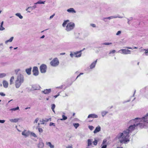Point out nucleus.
Instances as JSON below:
<instances>
[{
	"label": "nucleus",
	"mask_w": 148,
	"mask_h": 148,
	"mask_svg": "<svg viewBox=\"0 0 148 148\" xmlns=\"http://www.w3.org/2000/svg\"><path fill=\"white\" fill-rule=\"evenodd\" d=\"M138 118L130 120L128 124L130 125L128 129L124 131L122 133H120L117 136V138L119 140L121 143H126L130 141V133L132 132L135 127L139 124V122L137 121Z\"/></svg>",
	"instance_id": "f257e3e1"
},
{
	"label": "nucleus",
	"mask_w": 148,
	"mask_h": 148,
	"mask_svg": "<svg viewBox=\"0 0 148 148\" xmlns=\"http://www.w3.org/2000/svg\"><path fill=\"white\" fill-rule=\"evenodd\" d=\"M24 81L23 76L21 74L18 75L17 79L15 82V85L17 88H19Z\"/></svg>",
	"instance_id": "f03ea898"
},
{
	"label": "nucleus",
	"mask_w": 148,
	"mask_h": 148,
	"mask_svg": "<svg viewBox=\"0 0 148 148\" xmlns=\"http://www.w3.org/2000/svg\"><path fill=\"white\" fill-rule=\"evenodd\" d=\"M75 24L73 23H70L67 24L66 26V30L69 32L72 30L74 27Z\"/></svg>",
	"instance_id": "7ed1b4c3"
},
{
	"label": "nucleus",
	"mask_w": 148,
	"mask_h": 148,
	"mask_svg": "<svg viewBox=\"0 0 148 148\" xmlns=\"http://www.w3.org/2000/svg\"><path fill=\"white\" fill-rule=\"evenodd\" d=\"M137 118L138 119H137V121H138V122H139V125L140 124V122L148 123V113H147L145 116L141 119L138 118Z\"/></svg>",
	"instance_id": "20e7f679"
},
{
	"label": "nucleus",
	"mask_w": 148,
	"mask_h": 148,
	"mask_svg": "<svg viewBox=\"0 0 148 148\" xmlns=\"http://www.w3.org/2000/svg\"><path fill=\"white\" fill-rule=\"evenodd\" d=\"M50 64L51 65H58L59 64V60L57 58H55L50 62Z\"/></svg>",
	"instance_id": "39448f33"
},
{
	"label": "nucleus",
	"mask_w": 148,
	"mask_h": 148,
	"mask_svg": "<svg viewBox=\"0 0 148 148\" xmlns=\"http://www.w3.org/2000/svg\"><path fill=\"white\" fill-rule=\"evenodd\" d=\"M121 51L122 52L121 53L124 54H127L131 53V51L128 49H122L120 50L119 52H121Z\"/></svg>",
	"instance_id": "423d86ee"
},
{
	"label": "nucleus",
	"mask_w": 148,
	"mask_h": 148,
	"mask_svg": "<svg viewBox=\"0 0 148 148\" xmlns=\"http://www.w3.org/2000/svg\"><path fill=\"white\" fill-rule=\"evenodd\" d=\"M30 131H27L26 130H24L22 133V134L25 136L27 137L30 135Z\"/></svg>",
	"instance_id": "0eeeda50"
},
{
	"label": "nucleus",
	"mask_w": 148,
	"mask_h": 148,
	"mask_svg": "<svg viewBox=\"0 0 148 148\" xmlns=\"http://www.w3.org/2000/svg\"><path fill=\"white\" fill-rule=\"evenodd\" d=\"M46 65H41L40 67V71L42 73H45L46 71Z\"/></svg>",
	"instance_id": "6e6552de"
},
{
	"label": "nucleus",
	"mask_w": 148,
	"mask_h": 148,
	"mask_svg": "<svg viewBox=\"0 0 148 148\" xmlns=\"http://www.w3.org/2000/svg\"><path fill=\"white\" fill-rule=\"evenodd\" d=\"M38 145V147L39 148H43L44 147V144L42 142V139L41 138L39 139V143Z\"/></svg>",
	"instance_id": "1a4fd4ad"
},
{
	"label": "nucleus",
	"mask_w": 148,
	"mask_h": 148,
	"mask_svg": "<svg viewBox=\"0 0 148 148\" xmlns=\"http://www.w3.org/2000/svg\"><path fill=\"white\" fill-rule=\"evenodd\" d=\"M84 48L83 50H82L79 51H77L76 52H74L75 54V57H79L81 56L82 53L81 52L84 49Z\"/></svg>",
	"instance_id": "9d476101"
},
{
	"label": "nucleus",
	"mask_w": 148,
	"mask_h": 148,
	"mask_svg": "<svg viewBox=\"0 0 148 148\" xmlns=\"http://www.w3.org/2000/svg\"><path fill=\"white\" fill-rule=\"evenodd\" d=\"M49 120L51 121V119L49 118V119H46L45 120H44L43 119H42L40 121V123H38V125H39L40 124H44L45 122H47L49 121Z\"/></svg>",
	"instance_id": "9b49d317"
},
{
	"label": "nucleus",
	"mask_w": 148,
	"mask_h": 148,
	"mask_svg": "<svg viewBox=\"0 0 148 148\" xmlns=\"http://www.w3.org/2000/svg\"><path fill=\"white\" fill-rule=\"evenodd\" d=\"M32 72L34 75L35 76L37 75V67L34 66V67Z\"/></svg>",
	"instance_id": "f8f14e48"
},
{
	"label": "nucleus",
	"mask_w": 148,
	"mask_h": 148,
	"mask_svg": "<svg viewBox=\"0 0 148 148\" xmlns=\"http://www.w3.org/2000/svg\"><path fill=\"white\" fill-rule=\"evenodd\" d=\"M67 11L68 12L71 13H75L76 12V11L73 8H71L68 9Z\"/></svg>",
	"instance_id": "ddd939ff"
},
{
	"label": "nucleus",
	"mask_w": 148,
	"mask_h": 148,
	"mask_svg": "<svg viewBox=\"0 0 148 148\" xmlns=\"http://www.w3.org/2000/svg\"><path fill=\"white\" fill-rule=\"evenodd\" d=\"M98 116L95 114H91L88 115V118H98Z\"/></svg>",
	"instance_id": "4468645a"
},
{
	"label": "nucleus",
	"mask_w": 148,
	"mask_h": 148,
	"mask_svg": "<svg viewBox=\"0 0 148 148\" xmlns=\"http://www.w3.org/2000/svg\"><path fill=\"white\" fill-rule=\"evenodd\" d=\"M51 92V89H46L42 91L45 94H48L50 93Z\"/></svg>",
	"instance_id": "2eb2a0df"
},
{
	"label": "nucleus",
	"mask_w": 148,
	"mask_h": 148,
	"mask_svg": "<svg viewBox=\"0 0 148 148\" xmlns=\"http://www.w3.org/2000/svg\"><path fill=\"white\" fill-rule=\"evenodd\" d=\"M123 17L122 16H113L108 17H106V18L107 19H112L113 18H123Z\"/></svg>",
	"instance_id": "dca6fc26"
},
{
	"label": "nucleus",
	"mask_w": 148,
	"mask_h": 148,
	"mask_svg": "<svg viewBox=\"0 0 148 148\" xmlns=\"http://www.w3.org/2000/svg\"><path fill=\"white\" fill-rule=\"evenodd\" d=\"M100 130L101 127L99 126H98L96 127L95 130L94 131V133L95 134L97 132H99L100 131Z\"/></svg>",
	"instance_id": "f3484780"
},
{
	"label": "nucleus",
	"mask_w": 148,
	"mask_h": 148,
	"mask_svg": "<svg viewBox=\"0 0 148 148\" xmlns=\"http://www.w3.org/2000/svg\"><path fill=\"white\" fill-rule=\"evenodd\" d=\"M3 86L5 88H7L8 86V83L5 80H4L3 82Z\"/></svg>",
	"instance_id": "a211bd4d"
},
{
	"label": "nucleus",
	"mask_w": 148,
	"mask_h": 148,
	"mask_svg": "<svg viewBox=\"0 0 148 148\" xmlns=\"http://www.w3.org/2000/svg\"><path fill=\"white\" fill-rule=\"evenodd\" d=\"M31 67L26 69L25 71L28 75H30L31 74Z\"/></svg>",
	"instance_id": "6ab92c4d"
},
{
	"label": "nucleus",
	"mask_w": 148,
	"mask_h": 148,
	"mask_svg": "<svg viewBox=\"0 0 148 148\" xmlns=\"http://www.w3.org/2000/svg\"><path fill=\"white\" fill-rule=\"evenodd\" d=\"M46 144L50 148H54V145H52L50 142H46Z\"/></svg>",
	"instance_id": "aec40b11"
},
{
	"label": "nucleus",
	"mask_w": 148,
	"mask_h": 148,
	"mask_svg": "<svg viewBox=\"0 0 148 148\" xmlns=\"http://www.w3.org/2000/svg\"><path fill=\"white\" fill-rule=\"evenodd\" d=\"M95 65H90L89 66V67H88V68L86 69V70L90 71H91V70L95 68Z\"/></svg>",
	"instance_id": "412c9836"
},
{
	"label": "nucleus",
	"mask_w": 148,
	"mask_h": 148,
	"mask_svg": "<svg viewBox=\"0 0 148 148\" xmlns=\"http://www.w3.org/2000/svg\"><path fill=\"white\" fill-rule=\"evenodd\" d=\"M19 119H10V121L12 122L16 123L19 120Z\"/></svg>",
	"instance_id": "4be33fe9"
},
{
	"label": "nucleus",
	"mask_w": 148,
	"mask_h": 148,
	"mask_svg": "<svg viewBox=\"0 0 148 148\" xmlns=\"http://www.w3.org/2000/svg\"><path fill=\"white\" fill-rule=\"evenodd\" d=\"M14 38V37H12L11 38L8 40L6 41L5 42V43L6 44L8 42H11L12 41V40Z\"/></svg>",
	"instance_id": "5701e85b"
},
{
	"label": "nucleus",
	"mask_w": 148,
	"mask_h": 148,
	"mask_svg": "<svg viewBox=\"0 0 148 148\" xmlns=\"http://www.w3.org/2000/svg\"><path fill=\"white\" fill-rule=\"evenodd\" d=\"M69 20L64 21L62 24V26L64 27L66 26V25L67 23V22H69Z\"/></svg>",
	"instance_id": "b1692460"
},
{
	"label": "nucleus",
	"mask_w": 148,
	"mask_h": 148,
	"mask_svg": "<svg viewBox=\"0 0 148 148\" xmlns=\"http://www.w3.org/2000/svg\"><path fill=\"white\" fill-rule=\"evenodd\" d=\"M145 51V52L144 53L145 54V55L146 56L148 55V49H144L141 50V51Z\"/></svg>",
	"instance_id": "393cba45"
},
{
	"label": "nucleus",
	"mask_w": 148,
	"mask_h": 148,
	"mask_svg": "<svg viewBox=\"0 0 148 148\" xmlns=\"http://www.w3.org/2000/svg\"><path fill=\"white\" fill-rule=\"evenodd\" d=\"M15 15L18 17L20 18L21 19L23 18V16L21 15V14L20 13H17Z\"/></svg>",
	"instance_id": "a878e982"
},
{
	"label": "nucleus",
	"mask_w": 148,
	"mask_h": 148,
	"mask_svg": "<svg viewBox=\"0 0 148 148\" xmlns=\"http://www.w3.org/2000/svg\"><path fill=\"white\" fill-rule=\"evenodd\" d=\"M108 113V112L106 111H103L101 112L102 116L103 117L104 116L107 114Z\"/></svg>",
	"instance_id": "bb28decb"
},
{
	"label": "nucleus",
	"mask_w": 148,
	"mask_h": 148,
	"mask_svg": "<svg viewBox=\"0 0 148 148\" xmlns=\"http://www.w3.org/2000/svg\"><path fill=\"white\" fill-rule=\"evenodd\" d=\"M92 140L91 139H88V146H90L92 145Z\"/></svg>",
	"instance_id": "cd10ccee"
},
{
	"label": "nucleus",
	"mask_w": 148,
	"mask_h": 148,
	"mask_svg": "<svg viewBox=\"0 0 148 148\" xmlns=\"http://www.w3.org/2000/svg\"><path fill=\"white\" fill-rule=\"evenodd\" d=\"M14 79V76H12L10 80V85L12 84L13 83V81Z\"/></svg>",
	"instance_id": "c85d7f7f"
},
{
	"label": "nucleus",
	"mask_w": 148,
	"mask_h": 148,
	"mask_svg": "<svg viewBox=\"0 0 148 148\" xmlns=\"http://www.w3.org/2000/svg\"><path fill=\"white\" fill-rule=\"evenodd\" d=\"M19 109V107L18 106L16 108H11L10 110V111H15L17 110H18Z\"/></svg>",
	"instance_id": "c756f323"
},
{
	"label": "nucleus",
	"mask_w": 148,
	"mask_h": 148,
	"mask_svg": "<svg viewBox=\"0 0 148 148\" xmlns=\"http://www.w3.org/2000/svg\"><path fill=\"white\" fill-rule=\"evenodd\" d=\"M30 8H29V10L30 11H32V10L35 9L36 8V5H34L32 7H29Z\"/></svg>",
	"instance_id": "7c9ffc66"
},
{
	"label": "nucleus",
	"mask_w": 148,
	"mask_h": 148,
	"mask_svg": "<svg viewBox=\"0 0 148 148\" xmlns=\"http://www.w3.org/2000/svg\"><path fill=\"white\" fill-rule=\"evenodd\" d=\"M112 42H104L103 43H102L101 44L102 45H112Z\"/></svg>",
	"instance_id": "2f4dec72"
},
{
	"label": "nucleus",
	"mask_w": 148,
	"mask_h": 148,
	"mask_svg": "<svg viewBox=\"0 0 148 148\" xmlns=\"http://www.w3.org/2000/svg\"><path fill=\"white\" fill-rule=\"evenodd\" d=\"M62 119H61V120H66L67 118L66 116H65L64 114H63L62 116Z\"/></svg>",
	"instance_id": "473e14b6"
},
{
	"label": "nucleus",
	"mask_w": 148,
	"mask_h": 148,
	"mask_svg": "<svg viewBox=\"0 0 148 148\" xmlns=\"http://www.w3.org/2000/svg\"><path fill=\"white\" fill-rule=\"evenodd\" d=\"M51 108L52 111L54 112H55V111H54V108H55V107H56L55 105L54 104H52L51 105Z\"/></svg>",
	"instance_id": "72a5a7b5"
},
{
	"label": "nucleus",
	"mask_w": 148,
	"mask_h": 148,
	"mask_svg": "<svg viewBox=\"0 0 148 148\" xmlns=\"http://www.w3.org/2000/svg\"><path fill=\"white\" fill-rule=\"evenodd\" d=\"M30 135H31L34 137H36V135L34 133L30 131Z\"/></svg>",
	"instance_id": "f704fd0d"
},
{
	"label": "nucleus",
	"mask_w": 148,
	"mask_h": 148,
	"mask_svg": "<svg viewBox=\"0 0 148 148\" xmlns=\"http://www.w3.org/2000/svg\"><path fill=\"white\" fill-rule=\"evenodd\" d=\"M6 75L5 73H0V78H3L6 76Z\"/></svg>",
	"instance_id": "c9c22d12"
},
{
	"label": "nucleus",
	"mask_w": 148,
	"mask_h": 148,
	"mask_svg": "<svg viewBox=\"0 0 148 148\" xmlns=\"http://www.w3.org/2000/svg\"><path fill=\"white\" fill-rule=\"evenodd\" d=\"M74 52H74L73 53L72 52H70L71 53H70V55L71 57V58H73V57L74 56H75V54H74Z\"/></svg>",
	"instance_id": "e433bc0d"
},
{
	"label": "nucleus",
	"mask_w": 148,
	"mask_h": 148,
	"mask_svg": "<svg viewBox=\"0 0 148 148\" xmlns=\"http://www.w3.org/2000/svg\"><path fill=\"white\" fill-rule=\"evenodd\" d=\"M73 126L75 127L76 129L77 128V127L79 126V124L78 123H73Z\"/></svg>",
	"instance_id": "4c0bfd02"
},
{
	"label": "nucleus",
	"mask_w": 148,
	"mask_h": 148,
	"mask_svg": "<svg viewBox=\"0 0 148 148\" xmlns=\"http://www.w3.org/2000/svg\"><path fill=\"white\" fill-rule=\"evenodd\" d=\"M45 1H42L41 0H39L38 1V4H44L45 3Z\"/></svg>",
	"instance_id": "58836bf2"
},
{
	"label": "nucleus",
	"mask_w": 148,
	"mask_h": 148,
	"mask_svg": "<svg viewBox=\"0 0 148 148\" xmlns=\"http://www.w3.org/2000/svg\"><path fill=\"white\" fill-rule=\"evenodd\" d=\"M38 130L39 132L40 133V134H41V133H42L43 131L42 129L40 128H38Z\"/></svg>",
	"instance_id": "ea45409f"
},
{
	"label": "nucleus",
	"mask_w": 148,
	"mask_h": 148,
	"mask_svg": "<svg viewBox=\"0 0 148 148\" xmlns=\"http://www.w3.org/2000/svg\"><path fill=\"white\" fill-rule=\"evenodd\" d=\"M94 145H97V141L96 140H95L93 142Z\"/></svg>",
	"instance_id": "a19ab883"
},
{
	"label": "nucleus",
	"mask_w": 148,
	"mask_h": 148,
	"mask_svg": "<svg viewBox=\"0 0 148 148\" xmlns=\"http://www.w3.org/2000/svg\"><path fill=\"white\" fill-rule=\"evenodd\" d=\"M89 128L91 130H92L94 129V127L92 126H88Z\"/></svg>",
	"instance_id": "79ce46f5"
},
{
	"label": "nucleus",
	"mask_w": 148,
	"mask_h": 148,
	"mask_svg": "<svg viewBox=\"0 0 148 148\" xmlns=\"http://www.w3.org/2000/svg\"><path fill=\"white\" fill-rule=\"evenodd\" d=\"M127 23L129 25H130V21L132 20V18H131L130 19L127 18Z\"/></svg>",
	"instance_id": "37998d69"
},
{
	"label": "nucleus",
	"mask_w": 148,
	"mask_h": 148,
	"mask_svg": "<svg viewBox=\"0 0 148 148\" xmlns=\"http://www.w3.org/2000/svg\"><path fill=\"white\" fill-rule=\"evenodd\" d=\"M5 29V28L3 27V25H1L0 30L2 31Z\"/></svg>",
	"instance_id": "c03bdc74"
},
{
	"label": "nucleus",
	"mask_w": 148,
	"mask_h": 148,
	"mask_svg": "<svg viewBox=\"0 0 148 148\" xmlns=\"http://www.w3.org/2000/svg\"><path fill=\"white\" fill-rule=\"evenodd\" d=\"M106 142V139H104L103 140L102 144L101 145V146L103 145H106L105 144Z\"/></svg>",
	"instance_id": "a18cd8bd"
},
{
	"label": "nucleus",
	"mask_w": 148,
	"mask_h": 148,
	"mask_svg": "<svg viewBox=\"0 0 148 148\" xmlns=\"http://www.w3.org/2000/svg\"><path fill=\"white\" fill-rule=\"evenodd\" d=\"M97 60H96L95 61L93 62L91 64V65H95L96 64L97 62Z\"/></svg>",
	"instance_id": "49530a36"
},
{
	"label": "nucleus",
	"mask_w": 148,
	"mask_h": 148,
	"mask_svg": "<svg viewBox=\"0 0 148 148\" xmlns=\"http://www.w3.org/2000/svg\"><path fill=\"white\" fill-rule=\"evenodd\" d=\"M0 95L1 96H4L5 95V94L2 92H0Z\"/></svg>",
	"instance_id": "de8ad7c7"
},
{
	"label": "nucleus",
	"mask_w": 148,
	"mask_h": 148,
	"mask_svg": "<svg viewBox=\"0 0 148 148\" xmlns=\"http://www.w3.org/2000/svg\"><path fill=\"white\" fill-rule=\"evenodd\" d=\"M116 52V51L114 50H113L112 51H110V52L109 53L110 54L111 53H114Z\"/></svg>",
	"instance_id": "09e8293b"
},
{
	"label": "nucleus",
	"mask_w": 148,
	"mask_h": 148,
	"mask_svg": "<svg viewBox=\"0 0 148 148\" xmlns=\"http://www.w3.org/2000/svg\"><path fill=\"white\" fill-rule=\"evenodd\" d=\"M121 31H119L117 32V33H116V35H119V34H121Z\"/></svg>",
	"instance_id": "8fccbe9b"
},
{
	"label": "nucleus",
	"mask_w": 148,
	"mask_h": 148,
	"mask_svg": "<svg viewBox=\"0 0 148 148\" xmlns=\"http://www.w3.org/2000/svg\"><path fill=\"white\" fill-rule=\"evenodd\" d=\"M49 125L50 126H52V125H53L54 126H55V124L54 123H52V122H51L50 123V124H49Z\"/></svg>",
	"instance_id": "3c124183"
},
{
	"label": "nucleus",
	"mask_w": 148,
	"mask_h": 148,
	"mask_svg": "<svg viewBox=\"0 0 148 148\" xmlns=\"http://www.w3.org/2000/svg\"><path fill=\"white\" fill-rule=\"evenodd\" d=\"M101 148H106L107 147L106 145H103L102 146Z\"/></svg>",
	"instance_id": "603ef678"
},
{
	"label": "nucleus",
	"mask_w": 148,
	"mask_h": 148,
	"mask_svg": "<svg viewBox=\"0 0 148 148\" xmlns=\"http://www.w3.org/2000/svg\"><path fill=\"white\" fill-rule=\"evenodd\" d=\"M30 8L29 7H28V8L26 9V10L27 11V12L29 13L30 12V11L29 10V8Z\"/></svg>",
	"instance_id": "864d4df0"
},
{
	"label": "nucleus",
	"mask_w": 148,
	"mask_h": 148,
	"mask_svg": "<svg viewBox=\"0 0 148 148\" xmlns=\"http://www.w3.org/2000/svg\"><path fill=\"white\" fill-rule=\"evenodd\" d=\"M5 121L4 120H0V123H3L5 122Z\"/></svg>",
	"instance_id": "5fc2aeb1"
},
{
	"label": "nucleus",
	"mask_w": 148,
	"mask_h": 148,
	"mask_svg": "<svg viewBox=\"0 0 148 148\" xmlns=\"http://www.w3.org/2000/svg\"><path fill=\"white\" fill-rule=\"evenodd\" d=\"M63 87V85H61L60 86L56 87V88H60V89H62Z\"/></svg>",
	"instance_id": "6e6d98bb"
},
{
	"label": "nucleus",
	"mask_w": 148,
	"mask_h": 148,
	"mask_svg": "<svg viewBox=\"0 0 148 148\" xmlns=\"http://www.w3.org/2000/svg\"><path fill=\"white\" fill-rule=\"evenodd\" d=\"M66 148H73L72 145H68V146L66 147Z\"/></svg>",
	"instance_id": "4d7b16f0"
},
{
	"label": "nucleus",
	"mask_w": 148,
	"mask_h": 148,
	"mask_svg": "<svg viewBox=\"0 0 148 148\" xmlns=\"http://www.w3.org/2000/svg\"><path fill=\"white\" fill-rule=\"evenodd\" d=\"M90 25L93 27H96V25L95 24H91Z\"/></svg>",
	"instance_id": "13d9d810"
},
{
	"label": "nucleus",
	"mask_w": 148,
	"mask_h": 148,
	"mask_svg": "<svg viewBox=\"0 0 148 148\" xmlns=\"http://www.w3.org/2000/svg\"><path fill=\"white\" fill-rule=\"evenodd\" d=\"M107 18H103V20L104 21L106 22H107Z\"/></svg>",
	"instance_id": "bf43d9fd"
},
{
	"label": "nucleus",
	"mask_w": 148,
	"mask_h": 148,
	"mask_svg": "<svg viewBox=\"0 0 148 148\" xmlns=\"http://www.w3.org/2000/svg\"><path fill=\"white\" fill-rule=\"evenodd\" d=\"M55 14H54L53 15L51 16L50 17V19H51L53 18V16H55Z\"/></svg>",
	"instance_id": "052dcab7"
},
{
	"label": "nucleus",
	"mask_w": 148,
	"mask_h": 148,
	"mask_svg": "<svg viewBox=\"0 0 148 148\" xmlns=\"http://www.w3.org/2000/svg\"><path fill=\"white\" fill-rule=\"evenodd\" d=\"M125 48L127 49H132V48L131 47H125Z\"/></svg>",
	"instance_id": "680f3d73"
},
{
	"label": "nucleus",
	"mask_w": 148,
	"mask_h": 148,
	"mask_svg": "<svg viewBox=\"0 0 148 148\" xmlns=\"http://www.w3.org/2000/svg\"><path fill=\"white\" fill-rule=\"evenodd\" d=\"M19 70H20L19 69H17L15 70V72L16 73H17Z\"/></svg>",
	"instance_id": "e2e57ef3"
},
{
	"label": "nucleus",
	"mask_w": 148,
	"mask_h": 148,
	"mask_svg": "<svg viewBox=\"0 0 148 148\" xmlns=\"http://www.w3.org/2000/svg\"><path fill=\"white\" fill-rule=\"evenodd\" d=\"M32 90H36V88H35L34 87H32Z\"/></svg>",
	"instance_id": "0e129e2a"
},
{
	"label": "nucleus",
	"mask_w": 148,
	"mask_h": 148,
	"mask_svg": "<svg viewBox=\"0 0 148 148\" xmlns=\"http://www.w3.org/2000/svg\"><path fill=\"white\" fill-rule=\"evenodd\" d=\"M65 54V53H60V55H64Z\"/></svg>",
	"instance_id": "69168bd1"
},
{
	"label": "nucleus",
	"mask_w": 148,
	"mask_h": 148,
	"mask_svg": "<svg viewBox=\"0 0 148 148\" xmlns=\"http://www.w3.org/2000/svg\"><path fill=\"white\" fill-rule=\"evenodd\" d=\"M45 35H43V36H42L40 38H44V37H45Z\"/></svg>",
	"instance_id": "338daca9"
},
{
	"label": "nucleus",
	"mask_w": 148,
	"mask_h": 148,
	"mask_svg": "<svg viewBox=\"0 0 148 148\" xmlns=\"http://www.w3.org/2000/svg\"><path fill=\"white\" fill-rule=\"evenodd\" d=\"M37 123V119H35L34 123Z\"/></svg>",
	"instance_id": "774afa93"
}]
</instances>
